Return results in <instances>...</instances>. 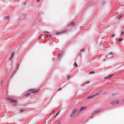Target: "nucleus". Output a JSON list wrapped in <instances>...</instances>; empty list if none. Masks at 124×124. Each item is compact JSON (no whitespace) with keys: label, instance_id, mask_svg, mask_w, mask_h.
I'll return each instance as SVG.
<instances>
[{"label":"nucleus","instance_id":"1","mask_svg":"<svg viewBox=\"0 0 124 124\" xmlns=\"http://www.w3.org/2000/svg\"><path fill=\"white\" fill-rule=\"evenodd\" d=\"M78 111V110L77 109H76L73 110L70 115V117H72L76 114L77 112Z\"/></svg>","mask_w":124,"mask_h":124},{"label":"nucleus","instance_id":"2","mask_svg":"<svg viewBox=\"0 0 124 124\" xmlns=\"http://www.w3.org/2000/svg\"><path fill=\"white\" fill-rule=\"evenodd\" d=\"M119 101L117 100H114L110 102V103L112 104H116L119 103Z\"/></svg>","mask_w":124,"mask_h":124},{"label":"nucleus","instance_id":"3","mask_svg":"<svg viewBox=\"0 0 124 124\" xmlns=\"http://www.w3.org/2000/svg\"><path fill=\"white\" fill-rule=\"evenodd\" d=\"M101 92L102 91L101 90L99 91L96 93H94L93 95L94 96V97L97 96H99L100 95Z\"/></svg>","mask_w":124,"mask_h":124},{"label":"nucleus","instance_id":"4","mask_svg":"<svg viewBox=\"0 0 124 124\" xmlns=\"http://www.w3.org/2000/svg\"><path fill=\"white\" fill-rule=\"evenodd\" d=\"M67 31V30L66 29L64 31L59 32H57L56 33V34L57 35H58L60 34H62L63 33H66Z\"/></svg>","mask_w":124,"mask_h":124},{"label":"nucleus","instance_id":"5","mask_svg":"<svg viewBox=\"0 0 124 124\" xmlns=\"http://www.w3.org/2000/svg\"><path fill=\"white\" fill-rule=\"evenodd\" d=\"M113 53L112 52H111L108 54L107 55V57L109 59L111 58H112L113 57Z\"/></svg>","mask_w":124,"mask_h":124},{"label":"nucleus","instance_id":"6","mask_svg":"<svg viewBox=\"0 0 124 124\" xmlns=\"http://www.w3.org/2000/svg\"><path fill=\"white\" fill-rule=\"evenodd\" d=\"M101 109H99L97 110H96L94 111V112H93V114L95 113L97 114L98 113H100V112H101Z\"/></svg>","mask_w":124,"mask_h":124},{"label":"nucleus","instance_id":"7","mask_svg":"<svg viewBox=\"0 0 124 124\" xmlns=\"http://www.w3.org/2000/svg\"><path fill=\"white\" fill-rule=\"evenodd\" d=\"M11 102H14V103H16V104H17L18 103V101L12 99L11 100Z\"/></svg>","mask_w":124,"mask_h":124},{"label":"nucleus","instance_id":"8","mask_svg":"<svg viewBox=\"0 0 124 124\" xmlns=\"http://www.w3.org/2000/svg\"><path fill=\"white\" fill-rule=\"evenodd\" d=\"M86 108V107L85 106H83V107H81V108L80 109V111H82L83 110L85 109Z\"/></svg>","mask_w":124,"mask_h":124},{"label":"nucleus","instance_id":"9","mask_svg":"<svg viewBox=\"0 0 124 124\" xmlns=\"http://www.w3.org/2000/svg\"><path fill=\"white\" fill-rule=\"evenodd\" d=\"M122 16V15L121 14L118 15L117 16V18L119 19L121 18V17Z\"/></svg>","mask_w":124,"mask_h":124},{"label":"nucleus","instance_id":"10","mask_svg":"<svg viewBox=\"0 0 124 124\" xmlns=\"http://www.w3.org/2000/svg\"><path fill=\"white\" fill-rule=\"evenodd\" d=\"M14 55V53H13L12 54H11V57H10L9 58V60H11L12 58L13 57Z\"/></svg>","mask_w":124,"mask_h":124},{"label":"nucleus","instance_id":"11","mask_svg":"<svg viewBox=\"0 0 124 124\" xmlns=\"http://www.w3.org/2000/svg\"><path fill=\"white\" fill-rule=\"evenodd\" d=\"M39 89H37L34 91H32L31 92L34 93H36L38 91H39Z\"/></svg>","mask_w":124,"mask_h":124},{"label":"nucleus","instance_id":"12","mask_svg":"<svg viewBox=\"0 0 124 124\" xmlns=\"http://www.w3.org/2000/svg\"><path fill=\"white\" fill-rule=\"evenodd\" d=\"M94 97V96L93 95L92 96H88L87 97V99H90V98H92Z\"/></svg>","mask_w":124,"mask_h":124},{"label":"nucleus","instance_id":"13","mask_svg":"<svg viewBox=\"0 0 124 124\" xmlns=\"http://www.w3.org/2000/svg\"><path fill=\"white\" fill-rule=\"evenodd\" d=\"M9 18V16H6L4 17V18L6 20H8Z\"/></svg>","mask_w":124,"mask_h":124},{"label":"nucleus","instance_id":"14","mask_svg":"<svg viewBox=\"0 0 124 124\" xmlns=\"http://www.w3.org/2000/svg\"><path fill=\"white\" fill-rule=\"evenodd\" d=\"M31 93H26L25 95V96H30V95H31Z\"/></svg>","mask_w":124,"mask_h":124},{"label":"nucleus","instance_id":"15","mask_svg":"<svg viewBox=\"0 0 124 124\" xmlns=\"http://www.w3.org/2000/svg\"><path fill=\"white\" fill-rule=\"evenodd\" d=\"M85 50V49H82L80 51L81 52V53H83L84 52Z\"/></svg>","mask_w":124,"mask_h":124},{"label":"nucleus","instance_id":"16","mask_svg":"<svg viewBox=\"0 0 124 124\" xmlns=\"http://www.w3.org/2000/svg\"><path fill=\"white\" fill-rule=\"evenodd\" d=\"M114 75H109L108 76V78H110L111 77L113 76H114Z\"/></svg>","mask_w":124,"mask_h":124},{"label":"nucleus","instance_id":"17","mask_svg":"<svg viewBox=\"0 0 124 124\" xmlns=\"http://www.w3.org/2000/svg\"><path fill=\"white\" fill-rule=\"evenodd\" d=\"M24 110L23 109H21L19 110V111L20 112H22Z\"/></svg>","mask_w":124,"mask_h":124},{"label":"nucleus","instance_id":"18","mask_svg":"<svg viewBox=\"0 0 124 124\" xmlns=\"http://www.w3.org/2000/svg\"><path fill=\"white\" fill-rule=\"evenodd\" d=\"M44 35H43L42 34H41L40 36H39V39H41V38L42 37V36L43 35L44 36Z\"/></svg>","mask_w":124,"mask_h":124},{"label":"nucleus","instance_id":"19","mask_svg":"<svg viewBox=\"0 0 124 124\" xmlns=\"http://www.w3.org/2000/svg\"><path fill=\"white\" fill-rule=\"evenodd\" d=\"M46 37H50L52 36V35H48V34H46Z\"/></svg>","mask_w":124,"mask_h":124},{"label":"nucleus","instance_id":"20","mask_svg":"<svg viewBox=\"0 0 124 124\" xmlns=\"http://www.w3.org/2000/svg\"><path fill=\"white\" fill-rule=\"evenodd\" d=\"M75 24V22H73L71 23V25H73Z\"/></svg>","mask_w":124,"mask_h":124},{"label":"nucleus","instance_id":"21","mask_svg":"<svg viewBox=\"0 0 124 124\" xmlns=\"http://www.w3.org/2000/svg\"><path fill=\"white\" fill-rule=\"evenodd\" d=\"M123 40V39L122 38H120L119 39V41L120 42H121Z\"/></svg>","mask_w":124,"mask_h":124},{"label":"nucleus","instance_id":"22","mask_svg":"<svg viewBox=\"0 0 124 124\" xmlns=\"http://www.w3.org/2000/svg\"><path fill=\"white\" fill-rule=\"evenodd\" d=\"M94 72H95L93 71H92L90 72H89V74H93L94 73Z\"/></svg>","mask_w":124,"mask_h":124},{"label":"nucleus","instance_id":"23","mask_svg":"<svg viewBox=\"0 0 124 124\" xmlns=\"http://www.w3.org/2000/svg\"><path fill=\"white\" fill-rule=\"evenodd\" d=\"M60 111H58L57 112V113L56 114V116H57L59 114V113H60Z\"/></svg>","mask_w":124,"mask_h":124},{"label":"nucleus","instance_id":"24","mask_svg":"<svg viewBox=\"0 0 124 124\" xmlns=\"http://www.w3.org/2000/svg\"><path fill=\"white\" fill-rule=\"evenodd\" d=\"M75 66L76 67H77L78 66V65L76 62H75L74 63Z\"/></svg>","mask_w":124,"mask_h":124},{"label":"nucleus","instance_id":"25","mask_svg":"<svg viewBox=\"0 0 124 124\" xmlns=\"http://www.w3.org/2000/svg\"><path fill=\"white\" fill-rule=\"evenodd\" d=\"M70 77V75H68V76L67 79L68 80H69V78Z\"/></svg>","mask_w":124,"mask_h":124},{"label":"nucleus","instance_id":"26","mask_svg":"<svg viewBox=\"0 0 124 124\" xmlns=\"http://www.w3.org/2000/svg\"><path fill=\"white\" fill-rule=\"evenodd\" d=\"M7 98V100H8L9 101H11V98Z\"/></svg>","mask_w":124,"mask_h":124},{"label":"nucleus","instance_id":"27","mask_svg":"<svg viewBox=\"0 0 124 124\" xmlns=\"http://www.w3.org/2000/svg\"><path fill=\"white\" fill-rule=\"evenodd\" d=\"M90 82L89 81L86 82L85 83V84H89L90 83Z\"/></svg>","mask_w":124,"mask_h":124},{"label":"nucleus","instance_id":"28","mask_svg":"<svg viewBox=\"0 0 124 124\" xmlns=\"http://www.w3.org/2000/svg\"><path fill=\"white\" fill-rule=\"evenodd\" d=\"M44 33H46L48 34H49L50 33V32L48 31H45L44 32Z\"/></svg>","mask_w":124,"mask_h":124},{"label":"nucleus","instance_id":"29","mask_svg":"<svg viewBox=\"0 0 124 124\" xmlns=\"http://www.w3.org/2000/svg\"><path fill=\"white\" fill-rule=\"evenodd\" d=\"M124 31H122V32H121V35H123L124 34Z\"/></svg>","mask_w":124,"mask_h":124},{"label":"nucleus","instance_id":"30","mask_svg":"<svg viewBox=\"0 0 124 124\" xmlns=\"http://www.w3.org/2000/svg\"><path fill=\"white\" fill-rule=\"evenodd\" d=\"M115 36V35L114 34H113L111 35V37H113Z\"/></svg>","mask_w":124,"mask_h":124},{"label":"nucleus","instance_id":"31","mask_svg":"<svg viewBox=\"0 0 124 124\" xmlns=\"http://www.w3.org/2000/svg\"><path fill=\"white\" fill-rule=\"evenodd\" d=\"M104 78L107 79H108V78H108V77H105Z\"/></svg>","mask_w":124,"mask_h":124},{"label":"nucleus","instance_id":"32","mask_svg":"<svg viewBox=\"0 0 124 124\" xmlns=\"http://www.w3.org/2000/svg\"><path fill=\"white\" fill-rule=\"evenodd\" d=\"M61 123L60 122H58L57 124H61Z\"/></svg>","mask_w":124,"mask_h":124},{"label":"nucleus","instance_id":"33","mask_svg":"<svg viewBox=\"0 0 124 124\" xmlns=\"http://www.w3.org/2000/svg\"><path fill=\"white\" fill-rule=\"evenodd\" d=\"M20 16H21V17H24V15H20Z\"/></svg>","mask_w":124,"mask_h":124},{"label":"nucleus","instance_id":"34","mask_svg":"<svg viewBox=\"0 0 124 124\" xmlns=\"http://www.w3.org/2000/svg\"><path fill=\"white\" fill-rule=\"evenodd\" d=\"M57 116H56V115H55V116H54V118H55Z\"/></svg>","mask_w":124,"mask_h":124},{"label":"nucleus","instance_id":"35","mask_svg":"<svg viewBox=\"0 0 124 124\" xmlns=\"http://www.w3.org/2000/svg\"><path fill=\"white\" fill-rule=\"evenodd\" d=\"M61 89H62V88H60L59 89V90H60Z\"/></svg>","mask_w":124,"mask_h":124},{"label":"nucleus","instance_id":"36","mask_svg":"<svg viewBox=\"0 0 124 124\" xmlns=\"http://www.w3.org/2000/svg\"><path fill=\"white\" fill-rule=\"evenodd\" d=\"M123 102H124V99H123Z\"/></svg>","mask_w":124,"mask_h":124},{"label":"nucleus","instance_id":"37","mask_svg":"<svg viewBox=\"0 0 124 124\" xmlns=\"http://www.w3.org/2000/svg\"><path fill=\"white\" fill-rule=\"evenodd\" d=\"M40 0H38V1L39 2Z\"/></svg>","mask_w":124,"mask_h":124},{"label":"nucleus","instance_id":"38","mask_svg":"<svg viewBox=\"0 0 124 124\" xmlns=\"http://www.w3.org/2000/svg\"><path fill=\"white\" fill-rule=\"evenodd\" d=\"M85 85V84H83V86L84 85Z\"/></svg>","mask_w":124,"mask_h":124},{"label":"nucleus","instance_id":"39","mask_svg":"<svg viewBox=\"0 0 124 124\" xmlns=\"http://www.w3.org/2000/svg\"><path fill=\"white\" fill-rule=\"evenodd\" d=\"M105 60H105V59H104V61H105Z\"/></svg>","mask_w":124,"mask_h":124},{"label":"nucleus","instance_id":"40","mask_svg":"<svg viewBox=\"0 0 124 124\" xmlns=\"http://www.w3.org/2000/svg\"><path fill=\"white\" fill-rule=\"evenodd\" d=\"M93 116H92V117H91V118H92V117H93Z\"/></svg>","mask_w":124,"mask_h":124}]
</instances>
